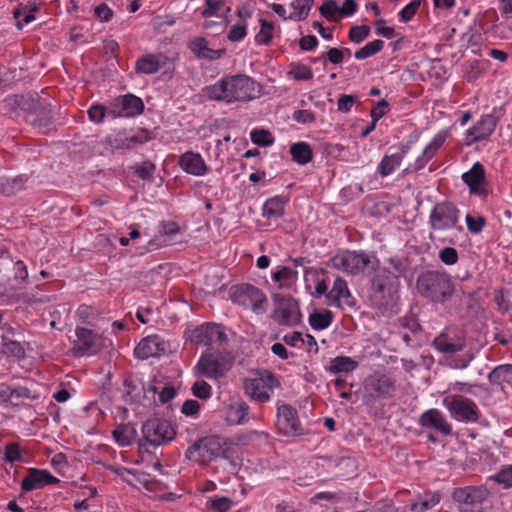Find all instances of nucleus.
Segmentation results:
<instances>
[{"mask_svg":"<svg viewBox=\"0 0 512 512\" xmlns=\"http://www.w3.org/2000/svg\"><path fill=\"white\" fill-rule=\"evenodd\" d=\"M459 210L449 202L437 203L430 212L429 224L434 232H443L456 227Z\"/></svg>","mask_w":512,"mask_h":512,"instance_id":"obj_8","label":"nucleus"},{"mask_svg":"<svg viewBox=\"0 0 512 512\" xmlns=\"http://www.w3.org/2000/svg\"><path fill=\"white\" fill-rule=\"evenodd\" d=\"M419 292L435 302H443L453 293L454 287L450 276L440 271H427L417 279Z\"/></svg>","mask_w":512,"mask_h":512,"instance_id":"obj_2","label":"nucleus"},{"mask_svg":"<svg viewBox=\"0 0 512 512\" xmlns=\"http://www.w3.org/2000/svg\"><path fill=\"white\" fill-rule=\"evenodd\" d=\"M226 441L219 436H208L190 446L186 452L189 460L206 464L218 457H227Z\"/></svg>","mask_w":512,"mask_h":512,"instance_id":"obj_3","label":"nucleus"},{"mask_svg":"<svg viewBox=\"0 0 512 512\" xmlns=\"http://www.w3.org/2000/svg\"><path fill=\"white\" fill-rule=\"evenodd\" d=\"M462 180L471 194L486 196L485 169L482 164L476 162L469 171L463 173Z\"/></svg>","mask_w":512,"mask_h":512,"instance_id":"obj_23","label":"nucleus"},{"mask_svg":"<svg viewBox=\"0 0 512 512\" xmlns=\"http://www.w3.org/2000/svg\"><path fill=\"white\" fill-rule=\"evenodd\" d=\"M176 395V390L173 386L170 385H162L159 391V401L161 403H166L173 399Z\"/></svg>","mask_w":512,"mask_h":512,"instance_id":"obj_63","label":"nucleus"},{"mask_svg":"<svg viewBox=\"0 0 512 512\" xmlns=\"http://www.w3.org/2000/svg\"><path fill=\"white\" fill-rule=\"evenodd\" d=\"M142 433L146 441L153 446L168 443L176 435L175 428L169 421L158 418L147 420L142 426Z\"/></svg>","mask_w":512,"mask_h":512,"instance_id":"obj_11","label":"nucleus"},{"mask_svg":"<svg viewBox=\"0 0 512 512\" xmlns=\"http://www.w3.org/2000/svg\"><path fill=\"white\" fill-rule=\"evenodd\" d=\"M512 377V365H503L496 367L489 373L488 378L492 383H500L502 381H509Z\"/></svg>","mask_w":512,"mask_h":512,"instance_id":"obj_40","label":"nucleus"},{"mask_svg":"<svg viewBox=\"0 0 512 512\" xmlns=\"http://www.w3.org/2000/svg\"><path fill=\"white\" fill-rule=\"evenodd\" d=\"M297 278V271L289 267H283L280 270L274 272L272 275V279L279 283L280 288H290L295 284Z\"/></svg>","mask_w":512,"mask_h":512,"instance_id":"obj_34","label":"nucleus"},{"mask_svg":"<svg viewBox=\"0 0 512 512\" xmlns=\"http://www.w3.org/2000/svg\"><path fill=\"white\" fill-rule=\"evenodd\" d=\"M293 119L298 123H312L315 121V115L309 110H297L293 114Z\"/></svg>","mask_w":512,"mask_h":512,"instance_id":"obj_62","label":"nucleus"},{"mask_svg":"<svg viewBox=\"0 0 512 512\" xmlns=\"http://www.w3.org/2000/svg\"><path fill=\"white\" fill-rule=\"evenodd\" d=\"M252 141L259 146L271 145L274 141L271 134L266 130H255L251 132Z\"/></svg>","mask_w":512,"mask_h":512,"instance_id":"obj_45","label":"nucleus"},{"mask_svg":"<svg viewBox=\"0 0 512 512\" xmlns=\"http://www.w3.org/2000/svg\"><path fill=\"white\" fill-rule=\"evenodd\" d=\"M232 300L257 314L264 313L268 304L265 294L259 288L249 284L236 286L232 292Z\"/></svg>","mask_w":512,"mask_h":512,"instance_id":"obj_6","label":"nucleus"},{"mask_svg":"<svg viewBox=\"0 0 512 512\" xmlns=\"http://www.w3.org/2000/svg\"><path fill=\"white\" fill-rule=\"evenodd\" d=\"M276 426L278 431L286 436L301 434L297 411L290 405H281L278 407Z\"/></svg>","mask_w":512,"mask_h":512,"instance_id":"obj_17","label":"nucleus"},{"mask_svg":"<svg viewBox=\"0 0 512 512\" xmlns=\"http://www.w3.org/2000/svg\"><path fill=\"white\" fill-rule=\"evenodd\" d=\"M420 0H412L408 5H406L400 12V18L403 22L410 21L420 7Z\"/></svg>","mask_w":512,"mask_h":512,"instance_id":"obj_49","label":"nucleus"},{"mask_svg":"<svg viewBox=\"0 0 512 512\" xmlns=\"http://www.w3.org/2000/svg\"><path fill=\"white\" fill-rule=\"evenodd\" d=\"M76 339L73 341L71 353L74 356L94 355L104 346L103 337L91 329L76 327Z\"/></svg>","mask_w":512,"mask_h":512,"instance_id":"obj_10","label":"nucleus"},{"mask_svg":"<svg viewBox=\"0 0 512 512\" xmlns=\"http://www.w3.org/2000/svg\"><path fill=\"white\" fill-rule=\"evenodd\" d=\"M495 30L502 39H509L512 36V17H505V21L497 24Z\"/></svg>","mask_w":512,"mask_h":512,"instance_id":"obj_56","label":"nucleus"},{"mask_svg":"<svg viewBox=\"0 0 512 512\" xmlns=\"http://www.w3.org/2000/svg\"><path fill=\"white\" fill-rule=\"evenodd\" d=\"M165 351V344L157 335L142 339L135 348V355L140 359L159 356Z\"/></svg>","mask_w":512,"mask_h":512,"instance_id":"obj_28","label":"nucleus"},{"mask_svg":"<svg viewBox=\"0 0 512 512\" xmlns=\"http://www.w3.org/2000/svg\"><path fill=\"white\" fill-rule=\"evenodd\" d=\"M155 165L151 161H143L134 166V172L141 179L151 180L155 172Z\"/></svg>","mask_w":512,"mask_h":512,"instance_id":"obj_43","label":"nucleus"},{"mask_svg":"<svg viewBox=\"0 0 512 512\" xmlns=\"http://www.w3.org/2000/svg\"><path fill=\"white\" fill-rule=\"evenodd\" d=\"M394 290L388 278L376 277L372 282L371 300L377 307H385L393 300Z\"/></svg>","mask_w":512,"mask_h":512,"instance_id":"obj_22","label":"nucleus"},{"mask_svg":"<svg viewBox=\"0 0 512 512\" xmlns=\"http://www.w3.org/2000/svg\"><path fill=\"white\" fill-rule=\"evenodd\" d=\"M465 220L468 230L474 234L481 232L486 223L484 217H473L469 214L466 216Z\"/></svg>","mask_w":512,"mask_h":512,"instance_id":"obj_51","label":"nucleus"},{"mask_svg":"<svg viewBox=\"0 0 512 512\" xmlns=\"http://www.w3.org/2000/svg\"><path fill=\"white\" fill-rule=\"evenodd\" d=\"M279 385V381L276 377L271 372L265 370L259 373L255 378L245 379L244 390L252 399L264 403L269 401L270 392L273 388Z\"/></svg>","mask_w":512,"mask_h":512,"instance_id":"obj_7","label":"nucleus"},{"mask_svg":"<svg viewBox=\"0 0 512 512\" xmlns=\"http://www.w3.org/2000/svg\"><path fill=\"white\" fill-rule=\"evenodd\" d=\"M180 167L188 174L203 176L207 173V165L199 153L187 151L179 158Z\"/></svg>","mask_w":512,"mask_h":512,"instance_id":"obj_27","label":"nucleus"},{"mask_svg":"<svg viewBox=\"0 0 512 512\" xmlns=\"http://www.w3.org/2000/svg\"><path fill=\"white\" fill-rule=\"evenodd\" d=\"M419 424L426 428H432L443 435H450L452 427L442 412L437 409H430L424 412L419 419Z\"/></svg>","mask_w":512,"mask_h":512,"instance_id":"obj_25","label":"nucleus"},{"mask_svg":"<svg viewBox=\"0 0 512 512\" xmlns=\"http://www.w3.org/2000/svg\"><path fill=\"white\" fill-rule=\"evenodd\" d=\"M94 12L97 18L103 22L110 21L114 15L113 11L105 3L96 6Z\"/></svg>","mask_w":512,"mask_h":512,"instance_id":"obj_60","label":"nucleus"},{"mask_svg":"<svg viewBox=\"0 0 512 512\" xmlns=\"http://www.w3.org/2000/svg\"><path fill=\"white\" fill-rule=\"evenodd\" d=\"M483 73V69L478 61H473L468 64L465 71V78L468 82L477 80Z\"/></svg>","mask_w":512,"mask_h":512,"instance_id":"obj_53","label":"nucleus"},{"mask_svg":"<svg viewBox=\"0 0 512 512\" xmlns=\"http://www.w3.org/2000/svg\"><path fill=\"white\" fill-rule=\"evenodd\" d=\"M370 33V28L366 25L353 26L349 31V40L354 43L362 42Z\"/></svg>","mask_w":512,"mask_h":512,"instance_id":"obj_44","label":"nucleus"},{"mask_svg":"<svg viewBox=\"0 0 512 512\" xmlns=\"http://www.w3.org/2000/svg\"><path fill=\"white\" fill-rule=\"evenodd\" d=\"M308 320L314 330H323L332 323L333 313L328 309H316L309 315Z\"/></svg>","mask_w":512,"mask_h":512,"instance_id":"obj_32","label":"nucleus"},{"mask_svg":"<svg viewBox=\"0 0 512 512\" xmlns=\"http://www.w3.org/2000/svg\"><path fill=\"white\" fill-rule=\"evenodd\" d=\"M232 507V501L227 497L216 498L211 501L214 512H228Z\"/></svg>","mask_w":512,"mask_h":512,"instance_id":"obj_58","label":"nucleus"},{"mask_svg":"<svg viewBox=\"0 0 512 512\" xmlns=\"http://www.w3.org/2000/svg\"><path fill=\"white\" fill-rule=\"evenodd\" d=\"M162 68L166 69L163 74L171 78L174 73L173 61L163 53L143 55L137 60L135 67L140 74H154Z\"/></svg>","mask_w":512,"mask_h":512,"instance_id":"obj_13","label":"nucleus"},{"mask_svg":"<svg viewBox=\"0 0 512 512\" xmlns=\"http://www.w3.org/2000/svg\"><path fill=\"white\" fill-rule=\"evenodd\" d=\"M493 478L498 483L503 484L506 488L512 487V465L504 467Z\"/></svg>","mask_w":512,"mask_h":512,"instance_id":"obj_52","label":"nucleus"},{"mask_svg":"<svg viewBox=\"0 0 512 512\" xmlns=\"http://www.w3.org/2000/svg\"><path fill=\"white\" fill-rule=\"evenodd\" d=\"M301 312L298 302L291 296L282 294L273 295V312L271 318L283 326H295L301 321Z\"/></svg>","mask_w":512,"mask_h":512,"instance_id":"obj_5","label":"nucleus"},{"mask_svg":"<svg viewBox=\"0 0 512 512\" xmlns=\"http://www.w3.org/2000/svg\"><path fill=\"white\" fill-rule=\"evenodd\" d=\"M274 26L271 22L260 19V31L255 39L260 44H268L273 37Z\"/></svg>","mask_w":512,"mask_h":512,"instance_id":"obj_42","label":"nucleus"},{"mask_svg":"<svg viewBox=\"0 0 512 512\" xmlns=\"http://www.w3.org/2000/svg\"><path fill=\"white\" fill-rule=\"evenodd\" d=\"M192 393L200 399H207L211 395V386L204 380L196 381L192 386Z\"/></svg>","mask_w":512,"mask_h":512,"instance_id":"obj_46","label":"nucleus"},{"mask_svg":"<svg viewBox=\"0 0 512 512\" xmlns=\"http://www.w3.org/2000/svg\"><path fill=\"white\" fill-rule=\"evenodd\" d=\"M0 353L8 357H16L18 359L23 358L25 356V350L19 342L9 340L5 337H2Z\"/></svg>","mask_w":512,"mask_h":512,"instance_id":"obj_37","label":"nucleus"},{"mask_svg":"<svg viewBox=\"0 0 512 512\" xmlns=\"http://www.w3.org/2000/svg\"><path fill=\"white\" fill-rule=\"evenodd\" d=\"M433 346L439 352L451 355L462 351L466 346V341L461 332L446 329L434 339Z\"/></svg>","mask_w":512,"mask_h":512,"instance_id":"obj_18","label":"nucleus"},{"mask_svg":"<svg viewBox=\"0 0 512 512\" xmlns=\"http://www.w3.org/2000/svg\"><path fill=\"white\" fill-rule=\"evenodd\" d=\"M233 365V357L228 352L207 351L200 357L195 369L199 376L218 379L224 376Z\"/></svg>","mask_w":512,"mask_h":512,"instance_id":"obj_4","label":"nucleus"},{"mask_svg":"<svg viewBox=\"0 0 512 512\" xmlns=\"http://www.w3.org/2000/svg\"><path fill=\"white\" fill-rule=\"evenodd\" d=\"M319 10L321 15L330 21H335L342 17L340 6L333 0L324 2Z\"/></svg>","mask_w":512,"mask_h":512,"instance_id":"obj_41","label":"nucleus"},{"mask_svg":"<svg viewBox=\"0 0 512 512\" xmlns=\"http://www.w3.org/2000/svg\"><path fill=\"white\" fill-rule=\"evenodd\" d=\"M189 48L194 55L198 58H204L209 60L218 59L224 53V50H214L207 46V41L204 38L198 37L193 39L189 43Z\"/></svg>","mask_w":512,"mask_h":512,"instance_id":"obj_29","label":"nucleus"},{"mask_svg":"<svg viewBox=\"0 0 512 512\" xmlns=\"http://www.w3.org/2000/svg\"><path fill=\"white\" fill-rule=\"evenodd\" d=\"M134 430L126 425H120L113 431L115 441L121 446H128L133 439Z\"/></svg>","mask_w":512,"mask_h":512,"instance_id":"obj_39","label":"nucleus"},{"mask_svg":"<svg viewBox=\"0 0 512 512\" xmlns=\"http://www.w3.org/2000/svg\"><path fill=\"white\" fill-rule=\"evenodd\" d=\"M384 46V42L382 40L376 39L367 43L364 47L357 50L354 54L355 58L358 60H364L368 57H371L382 50Z\"/></svg>","mask_w":512,"mask_h":512,"instance_id":"obj_38","label":"nucleus"},{"mask_svg":"<svg viewBox=\"0 0 512 512\" xmlns=\"http://www.w3.org/2000/svg\"><path fill=\"white\" fill-rule=\"evenodd\" d=\"M327 299L329 305L336 307L354 305V298L349 291L347 282L340 277L335 279L331 290L327 293Z\"/></svg>","mask_w":512,"mask_h":512,"instance_id":"obj_24","label":"nucleus"},{"mask_svg":"<svg viewBox=\"0 0 512 512\" xmlns=\"http://www.w3.org/2000/svg\"><path fill=\"white\" fill-rule=\"evenodd\" d=\"M33 96L12 95L4 100L5 108L13 113L19 111L27 112L31 110L33 104Z\"/></svg>","mask_w":512,"mask_h":512,"instance_id":"obj_30","label":"nucleus"},{"mask_svg":"<svg viewBox=\"0 0 512 512\" xmlns=\"http://www.w3.org/2000/svg\"><path fill=\"white\" fill-rule=\"evenodd\" d=\"M108 143L112 146V148L120 149V148H131L134 144L142 143L143 140H141L137 136H131L129 138H126L125 140H120L122 143H119V140L117 138L114 139V143L111 138L107 139Z\"/></svg>","mask_w":512,"mask_h":512,"instance_id":"obj_57","label":"nucleus"},{"mask_svg":"<svg viewBox=\"0 0 512 512\" xmlns=\"http://www.w3.org/2000/svg\"><path fill=\"white\" fill-rule=\"evenodd\" d=\"M207 8L202 11L203 17L217 16L225 5V0H206Z\"/></svg>","mask_w":512,"mask_h":512,"instance_id":"obj_50","label":"nucleus"},{"mask_svg":"<svg viewBox=\"0 0 512 512\" xmlns=\"http://www.w3.org/2000/svg\"><path fill=\"white\" fill-rule=\"evenodd\" d=\"M364 389L374 399L390 398L395 392V381L385 374L374 373L365 380Z\"/></svg>","mask_w":512,"mask_h":512,"instance_id":"obj_15","label":"nucleus"},{"mask_svg":"<svg viewBox=\"0 0 512 512\" xmlns=\"http://www.w3.org/2000/svg\"><path fill=\"white\" fill-rule=\"evenodd\" d=\"M59 479L53 476L46 470L30 468L26 477L21 483V489L24 492H29L41 489L46 485L57 484Z\"/></svg>","mask_w":512,"mask_h":512,"instance_id":"obj_21","label":"nucleus"},{"mask_svg":"<svg viewBox=\"0 0 512 512\" xmlns=\"http://www.w3.org/2000/svg\"><path fill=\"white\" fill-rule=\"evenodd\" d=\"M249 407L246 403L242 402L231 407V412L234 413L237 423H243L248 415Z\"/></svg>","mask_w":512,"mask_h":512,"instance_id":"obj_61","label":"nucleus"},{"mask_svg":"<svg viewBox=\"0 0 512 512\" xmlns=\"http://www.w3.org/2000/svg\"><path fill=\"white\" fill-rule=\"evenodd\" d=\"M27 120L38 128H45L51 123V109L37 98H33L31 110L27 111Z\"/></svg>","mask_w":512,"mask_h":512,"instance_id":"obj_26","label":"nucleus"},{"mask_svg":"<svg viewBox=\"0 0 512 512\" xmlns=\"http://www.w3.org/2000/svg\"><path fill=\"white\" fill-rule=\"evenodd\" d=\"M144 109L142 100L132 94L115 98L109 107L108 114L116 117H132L141 114Z\"/></svg>","mask_w":512,"mask_h":512,"instance_id":"obj_14","label":"nucleus"},{"mask_svg":"<svg viewBox=\"0 0 512 512\" xmlns=\"http://www.w3.org/2000/svg\"><path fill=\"white\" fill-rule=\"evenodd\" d=\"M286 199L281 196H275L268 199L263 206V216L268 219H278L284 213Z\"/></svg>","mask_w":512,"mask_h":512,"instance_id":"obj_31","label":"nucleus"},{"mask_svg":"<svg viewBox=\"0 0 512 512\" xmlns=\"http://www.w3.org/2000/svg\"><path fill=\"white\" fill-rule=\"evenodd\" d=\"M439 258L446 265H454L458 261V253L455 248L446 247L440 251Z\"/></svg>","mask_w":512,"mask_h":512,"instance_id":"obj_54","label":"nucleus"},{"mask_svg":"<svg viewBox=\"0 0 512 512\" xmlns=\"http://www.w3.org/2000/svg\"><path fill=\"white\" fill-rule=\"evenodd\" d=\"M496 126L497 119L493 115H484L472 128L466 132V145H471L475 142L487 139L495 131Z\"/></svg>","mask_w":512,"mask_h":512,"instance_id":"obj_19","label":"nucleus"},{"mask_svg":"<svg viewBox=\"0 0 512 512\" xmlns=\"http://www.w3.org/2000/svg\"><path fill=\"white\" fill-rule=\"evenodd\" d=\"M443 402L450 413L458 420L476 422L479 419L477 405L469 398L450 396L445 398Z\"/></svg>","mask_w":512,"mask_h":512,"instance_id":"obj_12","label":"nucleus"},{"mask_svg":"<svg viewBox=\"0 0 512 512\" xmlns=\"http://www.w3.org/2000/svg\"><path fill=\"white\" fill-rule=\"evenodd\" d=\"M356 100L355 96L352 95H342L338 100V110L341 112H349Z\"/></svg>","mask_w":512,"mask_h":512,"instance_id":"obj_64","label":"nucleus"},{"mask_svg":"<svg viewBox=\"0 0 512 512\" xmlns=\"http://www.w3.org/2000/svg\"><path fill=\"white\" fill-rule=\"evenodd\" d=\"M331 261L334 268L351 275L363 273L372 263V259L368 254L357 251L340 252Z\"/></svg>","mask_w":512,"mask_h":512,"instance_id":"obj_9","label":"nucleus"},{"mask_svg":"<svg viewBox=\"0 0 512 512\" xmlns=\"http://www.w3.org/2000/svg\"><path fill=\"white\" fill-rule=\"evenodd\" d=\"M191 341L204 346H210L215 343L221 345L227 342V335L222 326L218 324H204L192 331Z\"/></svg>","mask_w":512,"mask_h":512,"instance_id":"obj_16","label":"nucleus"},{"mask_svg":"<svg viewBox=\"0 0 512 512\" xmlns=\"http://www.w3.org/2000/svg\"><path fill=\"white\" fill-rule=\"evenodd\" d=\"M358 363L346 356H338L331 360L328 370L331 373L350 372L356 369Z\"/></svg>","mask_w":512,"mask_h":512,"instance_id":"obj_36","label":"nucleus"},{"mask_svg":"<svg viewBox=\"0 0 512 512\" xmlns=\"http://www.w3.org/2000/svg\"><path fill=\"white\" fill-rule=\"evenodd\" d=\"M439 501H440V496L438 494H435L429 500H422L419 502L412 503L410 509L412 511L423 512V511L431 509L432 507L437 505L439 503Z\"/></svg>","mask_w":512,"mask_h":512,"instance_id":"obj_48","label":"nucleus"},{"mask_svg":"<svg viewBox=\"0 0 512 512\" xmlns=\"http://www.w3.org/2000/svg\"><path fill=\"white\" fill-rule=\"evenodd\" d=\"M409 147L402 145L397 148H390L380 161L377 171L381 177H387L394 173L402 164Z\"/></svg>","mask_w":512,"mask_h":512,"instance_id":"obj_20","label":"nucleus"},{"mask_svg":"<svg viewBox=\"0 0 512 512\" xmlns=\"http://www.w3.org/2000/svg\"><path fill=\"white\" fill-rule=\"evenodd\" d=\"M209 99L225 103L248 102L256 97L257 85L246 75L224 77L213 85L206 87Z\"/></svg>","mask_w":512,"mask_h":512,"instance_id":"obj_1","label":"nucleus"},{"mask_svg":"<svg viewBox=\"0 0 512 512\" xmlns=\"http://www.w3.org/2000/svg\"><path fill=\"white\" fill-rule=\"evenodd\" d=\"M388 110V103L386 100L382 99L377 102V104L371 109L370 115L374 122H377L380 118H382Z\"/></svg>","mask_w":512,"mask_h":512,"instance_id":"obj_59","label":"nucleus"},{"mask_svg":"<svg viewBox=\"0 0 512 512\" xmlns=\"http://www.w3.org/2000/svg\"><path fill=\"white\" fill-rule=\"evenodd\" d=\"M341 499H342V497L339 493L325 491V492H319V493L315 494L310 499V503L318 504L322 500L330 502V503H337V502L341 501Z\"/></svg>","mask_w":512,"mask_h":512,"instance_id":"obj_47","label":"nucleus"},{"mask_svg":"<svg viewBox=\"0 0 512 512\" xmlns=\"http://www.w3.org/2000/svg\"><path fill=\"white\" fill-rule=\"evenodd\" d=\"M314 0H293L291 7L293 12L288 16L291 20H305L313 6Z\"/></svg>","mask_w":512,"mask_h":512,"instance_id":"obj_35","label":"nucleus"},{"mask_svg":"<svg viewBox=\"0 0 512 512\" xmlns=\"http://www.w3.org/2000/svg\"><path fill=\"white\" fill-rule=\"evenodd\" d=\"M292 159L299 164H307L313 158V152L310 145L306 142H298L290 147Z\"/></svg>","mask_w":512,"mask_h":512,"instance_id":"obj_33","label":"nucleus"},{"mask_svg":"<svg viewBox=\"0 0 512 512\" xmlns=\"http://www.w3.org/2000/svg\"><path fill=\"white\" fill-rule=\"evenodd\" d=\"M106 115V108L103 105H92L88 110L89 119L94 123H101Z\"/></svg>","mask_w":512,"mask_h":512,"instance_id":"obj_55","label":"nucleus"}]
</instances>
